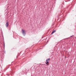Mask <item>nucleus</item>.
Segmentation results:
<instances>
[{
	"instance_id": "10",
	"label": "nucleus",
	"mask_w": 76,
	"mask_h": 76,
	"mask_svg": "<svg viewBox=\"0 0 76 76\" xmlns=\"http://www.w3.org/2000/svg\"><path fill=\"white\" fill-rule=\"evenodd\" d=\"M48 42V41H47V42Z\"/></svg>"
},
{
	"instance_id": "3",
	"label": "nucleus",
	"mask_w": 76,
	"mask_h": 76,
	"mask_svg": "<svg viewBox=\"0 0 76 76\" xmlns=\"http://www.w3.org/2000/svg\"><path fill=\"white\" fill-rule=\"evenodd\" d=\"M56 32V30H55L53 31L52 33H51V34H54V32Z\"/></svg>"
},
{
	"instance_id": "7",
	"label": "nucleus",
	"mask_w": 76,
	"mask_h": 76,
	"mask_svg": "<svg viewBox=\"0 0 76 76\" xmlns=\"http://www.w3.org/2000/svg\"><path fill=\"white\" fill-rule=\"evenodd\" d=\"M48 61V59L46 60V61Z\"/></svg>"
},
{
	"instance_id": "2",
	"label": "nucleus",
	"mask_w": 76,
	"mask_h": 76,
	"mask_svg": "<svg viewBox=\"0 0 76 76\" xmlns=\"http://www.w3.org/2000/svg\"><path fill=\"white\" fill-rule=\"evenodd\" d=\"M5 25L6 26V28H7L8 27V26L9 25V23H8V21H7L6 23L5 24Z\"/></svg>"
},
{
	"instance_id": "6",
	"label": "nucleus",
	"mask_w": 76,
	"mask_h": 76,
	"mask_svg": "<svg viewBox=\"0 0 76 76\" xmlns=\"http://www.w3.org/2000/svg\"><path fill=\"white\" fill-rule=\"evenodd\" d=\"M48 61H50V58H49V59L48 58Z\"/></svg>"
},
{
	"instance_id": "5",
	"label": "nucleus",
	"mask_w": 76,
	"mask_h": 76,
	"mask_svg": "<svg viewBox=\"0 0 76 76\" xmlns=\"http://www.w3.org/2000/svg\"><path fill=\"white\" fill-rule=\"evenodd\" d=\"M47 63H48V64H49V62H48V61H46Z\"/></svg>"
},
{
	"instance_id": "11",
	"label": "nucleus",
	"mask_w": 76,
	"mask_h": 76,
	"mask_svg": "<svg viewBox=\"0 0 76 76\" xmlns=\"http://www.w3.org/2000/svg\"><path fill=\"white\" fill-rule=\"evenodd\" d=\"M8 68H9V67H8Z\"/></svg>"
},
{
	"instance_id": "4",
	"label": "nucleus",
	"mask_w": 76,
	"mask_h": 76,
	"mask_svg": "<svg viewBox=\"0 0 76 76\" xmlns=\"http://www.w3.org/2000/svg\"><path fill=\"white\" fill-rule=\"evenodd\" d=\"M45 63L47 64V65H49V64H48L47 62H45Z\"/></svg>"
},
{
	"instance_id": "8",
	"label": "nucleus",
	"mask_w": 76,
	"mask_h": 76,
	"mask_svg": "<svg viewBox=\"0 0 76 76\" xmlns=\"http://www.w3.org/2000/svg\"><path fill=\"white\" fill-rule=\"evenodd\" d=\"M7 76H10V75H8V74H7Z\"/></svg>"
},
{
	"instance_id": "9",
	"label": "nucleus",
	"mask_w": 76,
	"mask_h": 76,
	"mask_svg": "<svg viewBox=\"0 0 76 76\" xmlns=\"http://www.w3.org/2000/svg\"><path fill=\"white\" fill-rule=\"evenodd\" d=\"M73 36V35L72 36H71V37H72Z\"/></svg>"
},
{
	"instance_id": "1",
	"label": "nucleus",
	"mask_w": 76,
	"mask_h": 76,
	"mask_svg": "<svg viewBox=\"0 0 76 76\" xmlns=\"http://www.w3.org/2000/svg\"><path fill=\"white\" fill-rule=\"evenodd\" d=\"M22 33L23 35L24 36H25V35H26V31H25V30H23V29H22Z\"/></svg>"
},
{
	"instance_id": "12",
	"label": "nucleus",
	"mask_w": 76,
	"mask_h": 76,
	"mask_svg": "<svg viewBox=\"0 0 76 76\" xmlns=\"http://www.w3.org/2000/svg\"><path fill=\"white\" fill-rule=\"evenodd\" d=\"M8 68H9V67H8Z\"/></svg>"
}]
</instances>
